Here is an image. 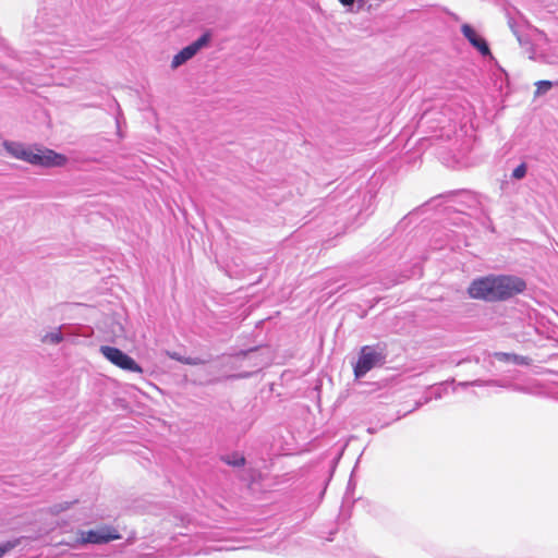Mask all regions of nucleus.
<instances>
[{"mask_svg":"<svg viewBox=\"0 0 558 558\" xmlns=\"http://www.w3.org/2000/svg\"><path fill=\"white\" fill-rule=\"evenodd\" d=\"M525 174H526V166H525V163H521V165H519V166L513 170V172H512V177H513L514 179H518V180H520V179L524 178V177H525Z\"/></svg>","mask_w":558,"mask_h":558,"instance_id":"obj_12","label":"nucleus"},{"mask_svg":"<svg viewBox=\"0 0 558 558\" xmlns=\"http://www.w3.org/2000/svg\"><path fill=\"white\" fill-rule=\"evenodd\" d=\"M121 538L119 531L111 525H102L97 530L81 531L80 544H107Z\"/></svg>","mask_w":558,"mask_h":558,"instance_id":"obj_4","label":"nucleus"},{"mask_svg":"<svg viewBox=\"0 0 558 558\" xmlns=\"http://www.w3.org/2000/svg\"><path fill=\"white\" fill-rule=\"evenodd\" d=\"M222 461L232 466H243L245 464V458L242 454L234 453L232 457H223Z\"/></svg>","mask_w":558,"mask_h":558,"instance_id":"obj_8","label":"nucleus"},{"mask_svg":"<svg viewBox=\"0 0 558 558\" xmlns=\"http://www.w3.org/2000/svg\"><path fill=\"white\" fill-rule=\"evenodd\" d=\"M497 356H499V359H505V360L510 359V354H507V353H499V354H497Z\"/></svg>","mask_w":558,"mask_h":558,"instance_id":"obj_16","label":"nucleus"},{"mask_svg":"<svg viewBox=\"0 0 558 558\" xmlns=\"http://www.w3.org/2000/svg\"><path fill=\"white\" fill-rule=\"evenodd\" d=\"M386 357L385 345L376 344L362 347L359 359L354 365V376L361 378L372 368L384 365Z\"/></svg>","mask_w":558,"mask_h":558,"instance_id":"obj_3","label":"nucleus"},{"mask_svg":"<svg viewBox=\"0 0 558 558\" xmlns=\"http://www.w3.org/2000/svg\"><path fill=\"white\" fill-rule=\"evenodd\" d=\"M76 501H72V502H64V504H59V505H54L50 508V512L53 513V514H58L62 511H65L68 510L72 505H74Z\"/></svg>","mask_w":558,"mask_h":558,"instance_id":"obj_10","label":"nucleus"},{"mask_svg":"<svg viewBox=\"0 0 558 558\" xmlns=\"http://www.w3.org/2000/svg\"><path fill=\"white\" fill-rule=\"evenodd\" d=\"M44 341H48L51 343H59L62 341L61 332H51L45 336Z\"/></svg>","mask_w":558,"mask_h":558,"instance_id":"obj_13","label":"nucleus"},{"mask_svg":"<svg viewBox=\"0 0 558 558\" xmlns=\"http://www.w3.org/2000/svg\"><path fill=\"white\" fill-rule=\"evenodd\" d=\"M512 360H513L514 362H519V357H518L517 355H512Z\"/></svg>","mask_w":558,"mask_h":558,"instance_id":"obj_17","label":"nucleus"},{"mask_svg":"<svg viewBox=\"0 0 558 558\" xmlns=\"http://www.w3.org/2000/svg\"><path fill=\"white\" fill-rule=\"evenodd\" d=\"M4 147L11 156L36 166L60 167L64 166L66 162L65 156L51 149L33 150L22 144L13 142L4 143Z\"/></svg>","mask_w":558,"mask_h":558,"instance_id":"obj_2","label":"nucleus"},{"mask_svg":"<svg viewBox=\"0 0 558 558\" xmlns=\"http://www.w3.org/2000/svg\"><path fill=\"white\" fill-rule=\"evenodd\" d=\"M101 354L117 367L142 374L143 368L128 354L120 349L109 345L100 347Z\"/></svg>","mask_w":558,"mask_h":558,"instance_id":"obj_5","label":"nucleus"},{"mask_svg":"<svg viewBox=\"0 0 558 558\" xmlns=\"http://www.w3.org/2000/svg\"><path fill=\"white\" fill-rule=\"evenodd\" d=\"M181 363L187 364V365H199V364H203V361L199 359L182 357Z\"/></svg>","mask_w":558,"mask_h":558,"instance_id":"obj_14","label":"nucleus"},{"mask_svg":"<svg viewBox=\"0 0 558 558\" xmlns=\"http://www.w3.org/2000/svg\"><path fill=\"white\" fill-rule=\"evenodd\" d=\"M342 3L345 5H352L354 2L347 1V2H342Z\"/></svg>","mask_w":558,"mask_h":558,"instance_id":"obj_18","label":"nucleus"},{"mask_svg":"<svg viewBox=\"0 0 558 558\" xmlns=\"http://www.w3.org/2000/svg\"><path fill=\"white\" fill-rule=\"evenodd\" d=\"M210 40V34H203L197 40L192 43L191 45L184 47L181 51H179L171 61V66L173 69L179 68L190 59H192L203 47L207 46Z\"/></svg>","mask_w":558,"mask_h":558,"instance_id":"obj_6","label":"nucleus"},{"mask_svg":"<svg viewBox=\"0 0 558 558\" xmlns=\"http://www.w3.org/2000/svg\"><path fill=\"white\" fill-rule=\"evenodd\" d=\"M536 85V95L545 94L553 87V83L550 81H538L535 83Z\"/></svg>","mask_w":558,"mask_h":558,"instance_id":"obj_9","label":"nucleus"},{"mask_svg":"<svg viewBox=\"0 0 558 558\" xmlns=\"http://www.w3.org/2000/svg\"><path fill=\"white\" fill-rule=\"evenodd\" d=\"M169 356H170L171 359H173V360L179 361V362H181V361H182V357H181L178 353H171V354H169Z\"/></svg>","mask_w":558,"mask_h":558,"instance_id":"obj_15","label":"nucleus"},{"mask_svg":"<svg viewBox=\"0 0 558 558\" xmlns=\"http://www.w3.org/2000/svg\"><path fill=\"white\" fill-rule=\"evenodd\" d=\"M525 289V281L519 277L490 275L473 280L468 288V294L476 300L500 302L522 293Z\"/></svg>","mask_w":558,"mask_h":558,"instance_id":"obj_1","label":"nucleus"},{"mask_svg":"<svg viewBox=\"0 0 558 558\" xmlns=\"http://www.w3.org/2000/svg\"><path fill=\"white\" fill-rule=\"evenodd\" d=\"M17 544V541L0 544V558H2L8 551L13 549Z\"/></svg>","mask_w":558,"mask_h":558,"instance_id":"obj_11","label":"nucleus"},{"mask_svg":"<svg viewBox=\"0 0 558 558\" xmlns=\"http://www.w3.org/2000/svg\"><path fill=\"white\" fill-rule=\"evenodd\" d=\"M461 32L464 37L469 40V43L478 50L482 56H489L490 49L485 40L471 25L463 24L461 26Z\"/></svg>","mask_w":558,"mask_h":558,"instance_id":"obj_7","label":"nucleus"}]
</instances>
